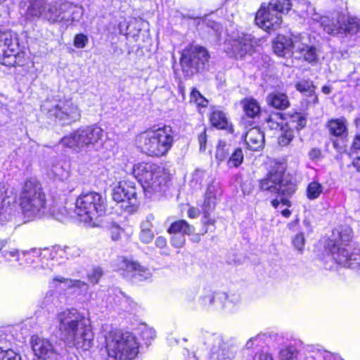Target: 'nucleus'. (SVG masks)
Masks as SVG:
<instances>
[{
    "label": "nucleus",
    "mask_w": 360,
    "mask_h": 360,
    "mask_svg": "<svg viewBox=\"0 0 360 360\" xmlns=\"http://www.w3.org/2000/svg\"><path fill=\"white\" fill-rule=\"evenodd\" d=\"M307 39L302 37L297 36L294 37V50L300 53L305 60L311 63L317 59L316 50L313 46H309L307 44Z\"/></svg>",
    "instance_id": "nucleus-22"
},
{
    "label": "nucleus",
    "mask_w": 360,
    "mask_h": 360,
    "mask_svg": "<svg viewBox=\"0 0 360 360\" xmlns=\"http://www.w3.org/2000/svg\"><path fill=\"white\" fill-rule=\"evenodd\" d=\"M283 122L282 115L280 113L271 115L267 120L269 127L274 129H282Z\"/></svg>",
    "instance_id": "nucleus-42"
},
{
    "label": "nucleus",
    "mask_w": 360,
    "mask_h": 360,
    "mask_svg": "<svg viewBox=\"0 0 360 360\" xmlns=\"http://www.w3.org/2000/svg\"><path fill=\"white\" fill-rule=\"evenodd\" d=\"M294 137L292 129L282 130L281 134L278 138V143L282 146L288 145Z\"/></svg>",
    "instance_id": "nucleus-46"
},
{
    "label": "nucleus",
    "mask_w": 360,
    "mask_h": 360,
    "mask_svg": "<svg viewBox=\"0 0 360 360\" xmlns=\"http://www.w3.org/2000/svg\"><path fill=\"white\" fill-rule=\"evenodd\" d=\"M32 252L39 254V257H41V260L46 259H55L58 257H64L67 259H72L77 257L80 255V250L75 247H54L52 249H43L41 250H32ZM27 252H24L23 254H27ZM31 253V252H30Z\"/></svg>",
    "instance_id": "nucleus-19"
},
{
    "label": "nucleus",
    "mask_w": 360,
    "mask_h": 360,
    "mask_svg": "<svg viewBox=\"0 0 360 360\" xmlns=\"http://www.w3.org/2000/svg\"><path fill=\"white\" fill-rule=\"evenodd\" d=\"M190 101L194 102L198 106L201 107H206L208 103L207 100L196 89H193L191 91Z\"/></svg>",
    "instance_id": "nucleus-41"
},
{
    "label": "nucleus",
    "mask_w": 360,
    "mask_h": 360,
    "mask_svg": "<svg viewBox=\"0 0 360 360\" xmlns=\"http://www.w3.org/2000/svg\"><path fill=\"white\" fill-rule=\"evenodd\" d=\"M112 195L115 201L126 204L122 206L127 212H132L136 209V188L132 182H120L113 188Z\"/></svg>",
    "instance_id": "nucleus-15"
},
{
    "label": "nucleus",
    "mask_w": 360,
    "mask_h": 360,
    "mask_svg": "<svg viewBox=\"0 0 360 360\" xmlns=\"http://www.w3.org/2000/svg\"><path fill=\"white\" fill-rule=\"evenodd\" d=\"M309 158L311 160H316V159H319L321 157V152L319 149L314 148V149L310 150V152L309 153Z\"/></svg>",
    "instance_id": "nucleus-60"
},
{
    "label": "nucleus",
    "mask_w": 360,
    "mask_h": 360,
    "mask_svg": "<svg viewBox=\"0 0 360 360\" xmlns=\"http://www.w3.org/2000/svg\"><path fill=\"white\" fill-rule=\"evenodd\" d=\"M243 161V153L240 148H237L229 158L227 164L229 167H237Z\"/></svg>",
    "instance_id": "nucleus-40"
},
{
    "label": "nucleus",
    "mask_w": 360,
    "mask_h": 360,
    "mask_svg": "<svg viewBox=\"0 0 360 360\" xmlns=\"http://www.w3.org/2000/svg\"><path fill=\"white\" fill-rule=\"evenodd\" d=\"M65 9V15L68 16V18L65 19V23L66 24L79 21L83 14L82 7L73 5L69 2H65L63 10Z\"/></svg>",
    "instance_id": "nucleus-29"
},
{
    "label": "nucleus",
    "mask_w": 360,
    "mask_h": 360,
    "mask_svg": "<svg viewBox=\"0 0 360 360\" xmlns=\"http://www.w3.org/2000/svg\"><path fill=\"white\" fill-rule=\"evenodd\" d=\"M209 58V53L204 47L191 45L182 51L180 64L183 70L193 74L203 70Z\"/></svg>",
    "instance_id": "nucleus-13"
},
{
    "label": "nucleus",
    "mask_w": 360,
    "mask_h": 360,
    "mask_svg": "<svg viewBox=\"0 0 360 360\" xmlns=\"http://www.w3.org/2000/svg\"><path fill=\"white\" fill-rule=\"evenodd\" d=\"M210 121L211 124L217 129H229V120L221 110H214L210 116Z\"/></svg>",
    "instance_id": "nucleus-30"
},
{
    "label": "nucleus",
    "mask_w": 360,
    "mask_h": 360,
    "mask_svg": "<svg viewBox=\"0 0 360 360\" xmlns=\"http://www.w3.org/2000/svg\"><path fill=\"white\" fill-rule=\"evenodd\" d=\"M89 41L88 37L84 34H78L75 37L74 45L76 48L82 49L86 46Z\"/></svg>",
    "instance_id": "nucleus-51"
},
{
    "label": "nucleus",
    "mask_w": 360,
    "mask_h": 360,
    "mask_svg": "<svg viewBox=\"0 0 360 360\" xmlns=\"http://www.w3.org/2000/svg\"><path fill=\"white\" fill-rule=\"evenodd\" d=\"M298 351L295 347H286L279 352L280 360H297Z\"/></svg>",
    "instance_id": "nucleus-38"
},
{
    "label": "nucleus",
    "mask_w": 360,
    "mask_h": 360,
    "mask_svg": "<svg viewBox=\"0 0 360 360\" xmlns=\"http://www.w3.org/2000/svg\"><path fill=\"white\" fill-rule=\"evenodd\" d=\"M290 0H271L266 6L262 4L256 13L255 22L264 30L270 32L278 29L282 22L281 13L291 9Z\"/></svg>",
    "instance_id": "nucleus-8"
},
{
    "label": "nucleus",
    "mask_w": 360,
    "mask_h": 360,
    "mask_svg": "<svg viewBox=\"0 0 360 360\" xmlns=\"http://www.w3.org/2000/svg\"><path fill=\"white\" fill-rule=\"evenodd\" d=\"M264 335L259 334L256 335L255 337H252L250 339L248 340V341L246 343V347L248 349L252 348L255 343H257V345H259L262 341V337Z\"/></svg>",
    "instance_id": "nucleus-56"
},
{
    "label": "nucleus",
    "mask_w": 360,
    "mask_h": 360,
    "mask_svg": "<svg viewBox=\"0 0 360 360\" xmlns=\"http://www.w3.org/2000/svg\"><path fill=\"white\" fill-rule=\"evenodd\" d=\"M226 298L227 295L226 293H214L211 290H206L200 300L202 306L210 307L214 305L217 300H226Z\"/></svg>",
    "instance_id": "nucleus-32"
},
{
    "label": "nucleus",
    "mask_w": 360,
    "mask_h": 360,
    "mask_svg": "<svg viewBox=\"0 0 360 360\" xmlns=\"http://www.w3.org/2000/svg\"><path fill=\"white\" fill-rule=\"evenodd\" d=\"M154 236L155 234L153 230L141 229L139 238L141 242L147 244L150 243L153 240Z\"/></svg>",
    "instance_id": "nucleus-52"
},
{
    "label": "nucleus",
    "mask_w": 360,
    "mask_h": 360,
    "mask_svg": "<svg viewBox=\"0 0 360 360\" xmlns=\"http://www.w3.org/2000/svg\"><path fill=\"white\" fill-rule=\"evenodd\" d=\"M10 193L8 186L4 182H0V215L10 203Z\"/></svg>",
    "instance_id": "nucleus-35"
},
{
    "label": "nucleus",
    "mask_w": 360,
    "mask_h": 360,
    "mask_svg": "<svg viewBox=\"0 0 360 360\" xmlns=\"http://www.w3.org/2000/svg\"><path fill=\"white\" fill-rule=\"evenodd\" d=\"M231 52L236 56L242 57L251 51L253 47V41L251 35L242 34L231 40Z\"/></svg>",
    "instance_id": "nucleus-21"
},
{
    "label": "nucleus",
    "mask_w": 360,
    "mask_h": 360,
    "mask_svg": "<svg viewBox=\"0 0 360 360\" xmlns=\"http://www.w3.org/2000/svg\"><path fill=\"white\" fill-rule=\"evenodd\" d=\"M296 89L297 91L306 96H313L315 91V86L313 82L309 80H303L296 84Z\"/></svg>",
    "instance_id": "nucleus-37"
},
{
    "label": "nucleus",
    "mask_w": 360,
    "mask_h": 360,
    "mask_svg": "<svg viewBox=\"0 0 360 360\" xmlns=\"http://www.w3.org/2000/svg\"><path fill=\"white\" fill-rule=\"evenodd\" d=\"M27 18H39L42 14V7L45 0H28Z\"/></svg>",
    "instance_id": "nucleus-34"
},
{
    "label": "nucleus",
    "mask_w": 360,
    "mask_h": 360,
    "mask_svg": "<svg viewBox=\"0 0 360 360\" xmlns=\"http://www.w3.org/2000/svg\"><path fill=\"white\" fill-rule=\"evenodd\" d=\"M322 191V185L317 181H312L307 186V196L309 200H314L319 197Z\"/></svg>",
    "instance_id": "nucleus-36"
},
{
    "label": "nucleus",
    "mask_w": 360,
    "mask_h": 360,
    "mask_svg": "<svg viewBox=\"0 0 360 360\" xmlns=\"http://www.w3.org/2000/svg\"><path fill=\"white\" fill-rule=\"evenodd\" d=\"M217 199V198H212L211 196L205 195L202 210L204 214V217L205 219H208L210 212L214 210Z\"/></svg>",
    "instance_id": "nucleus-39"
},
{
    "label": "nucleus",
    "mask_w": 360,
    "mask_h": 360,
    "mask_svg": "<svg viewBox=\"0 0 360 360\" xmlns=\"http://www.w3.org/2000/svg\"><path fill=\"white\" fill-rule=\"evenodd\" d=\"M141 337L146 342H149L155 338V330L146 325H144L141 328Z\"/></svg>",
    "instance_id": "nucleus-45"
},
{
    "label": "nucleus",
    "mask_w": 360,
    "mask_h": 360,
    "mask_svg": "<svg viewBox=\"0 0 360 360\" xmlns=\"http://www.w3.org/2000/svg\"><path fill=\"white\" fill-rule=\"evenodd\" d=\"M105 348L108 356L115 360H134L139 354V343L129 332L112 330L105 335Z\"/></svg>",
    "instance_id": "nucleus-5"
},
{
    "label": "nucleus",
    "mask_w": 360,
    "mask_h": 360,
    "mask_svg": "<svg viewBox=\"0 0 360 360\" xmlns=\"http://www.w3.org/2000/svg\"><path fill=\"white\" fill-rule=\"evenodd\" d=\"M133 174L146 193L161 192L168 181L164 169L151 162H139L134 165Z\"/></svg>",
    "instance_id": "nucleus-7"
},
{
    "label": "nucleus",
    "mask_w": 360,
    "mask_h": 360,
    "mask_svg": "<svg viewBox=\"0 0 360 360\" xmlns=\"http://www.w3.org/2000/svg\"><path fill=\"white\" fill-rule=\"evenodd\" d=\"M120 274L126 280L132 283H138L150 278L151 271L139 262L122 258L119 267Z\"/></svg>",
    "instance_id": "nucleus-16"
},
{
    "label": "nucleus",
    "mask_w": 360,
    "mask_h": 360,
    "mask_svg": "<svg viewBox=\"0 0 360 360\" xmlns=\"http://www.w3.org/2000/svg\"><path fill=\"white\" fill-rule=\"evenodd\" d=\"M136 142L143 152L150 156L166 155L174 142V133L169 126L150 129L141 133Z\"/></svg>",
    "instance_id": "nucleus-2"
},
{
    "label": "nucleus",
    "mask_w": 360,
    "mask_h": 360,
    "mask_svg": "<svg viewBox=\"0 0 360 360\" xmlns=\"http://www.w3.org/2000/svg\"><path fill=\"white\" fill-rule=\"evenodd\" d=\"M291 48L294 49V38L291 39L285 36H278L273 45L275 53L279 56H284Z\"/></svg>",
    "instance_id": "nucleus-26"
},
{
    "label": "nucleus",
    "mask_w": 360,
    "mask_h": 360,
    "mask_svg": "<svg viewBox=\"0 0 360 360\" xmlns=\"http://www.w3.org/2000/svg\"><path fill=\"white\" fill-rule=\"evenodd\" d=\"M292 244L297 251L302 252L305 244L304 233L303 231H300L295 236L292 238Z\"/></svg>",
    "instance_id": "nucleus-47"
},
{
    "label": "nucleus",
    "mask_w": 360,
    "mask_h": 360,
    "mask_svg": "<svg viewBox=\"0 0 360 360\" xmlns=\"http://www.w3.org/2000/svg\"><path fill=\"white\" fill-rule=\"evenodd\" d=\"M20 205L24 216L28 219L40 217L45 213L46 195L35 178L25 181L20 195Z\"/></svg>",
    "instance_id": "nucleus-6"
},
{
    "label": "nucleus",
    "mask_w": 360,
    "mask_h": 360,
    "mask_svg": "<svg viewBox=\"0 0 360 360\" xmlns=\"http://www.w3.org/2000/svg\"><path fill=\"white\" fill-rule=\"evenodd\" d=\"M106 210V201L96 192L82 193L75 202V212L84 222H91L103 216Z\"/></svg>",
    "instance_id": "nucleus-10"
},
{
    "label": "nucleus",
    "mask_w": 360,
    "mask_h": 360,
    "mask_svg": "<svg viewBox=\"0 0 360 360\" xmlns=\"http://www.w3.org/2000/svg\"><path fill=\"white\" fill-rule=\"evenodd\" d=\"M283 171L272 169L267 175L259 182L261 191L271 193L290 196L295 191L293 184H284L283 180Z\"/></svg>",
    "instance_id": "nucleus-14"
},
{
    "label": "nucleus",
    "mask_w": 360,
    "mask_h": 360,
    "mask_svg": "<svg viewBox=\"0 0 360 360\" xmlns=\"http://www.w3.org/2000/svg\"><path fill=\"white\" fill-rule=\"evenodd\" d=\"M266 101L270 105L280 110L285 109L289 105L288 96L283 93L275 92L270 94L267 96Z\"/></svg>",
    "instance_id": "nucleus-27"
},
{
    "label": "nucleus",
    "mask_w": 360,
    "mask_h": 360,
    "mask_svg": "<svg viewBox=\"0 0 360 360\" xmlns=\"http://www.w3.org/2000/svg\"><path fill=\"white\" fill-rule=\"evenodd\" d=\"M30 344L37 360H60L61 355L47 339L33 335Z\"/></svg>",
    "instance_id": "nucleus-17"
},
{
    "label": "nucleus",
    "mask_w": 360,
    "mask_h": 360,
    "mask_svg": "<svg viewBox=\"0 0 360 360\" xmlns=\"http://www.w3.org/2000/svg\"><path fill=\"white\" fill-rule=\"evenodd\" d=\"M154 219L153 214H149L146 217V219L141 224V229L143 230H152L153 225L152 221Z\"/></svg>",
    "instance_id": "nucleus-55"
},
{
    "label": "nucleus",
    "mask_w": 360,
    "mask_h": 360,
    "mask_svg": "<svg viewBox=\"0 0 360 360\" xmlns=\"http://www.w3.org/2000/svg\"><path fill=\"white\" fill-rule=\"evenodd\" d=\"M352 229L349 227H340L333 231L332 239L328 243L330 249V258L337 264L350 268L360 274V250H354L349 252L345 248H341L340 243H345L352 238Z\"/></svg>",
    "instance_id": "nucleus-3"
},
{
    "label": "nucleus",
    "mask_w": 360,
    "mask_h": 360,
    "mask_svg": "<svg viewBox=\"0 0 360 360\" xmlns=\"http://www.w3.org/2000/svg\"><path fill=\"white\" fill-rule=\"evenodd\" d=\"M252 360H274L271 355L268 353H257Z\"/></svg>",
    "instance_id": "nucleus-58"
},
{
    "label": "nucleus",
    "mask_w": 360,
    "mask_h": 360,
    "mask_svg": "<svg viewBox=\"0 0 360 360\" xmlns=\"http://www.w3.org/2000/svg\"><path fill=\"white\" fill-rule=\"evenodd\" d=\"M327 127L334 136L343 137L347 134V122L345 118L332 119L328 121Z\"/></svg>",
    "instance_id": "nucleus-25"
},
{
    "label": "nucleus",
    "mask_w": 360,
    "mask_h": 360,
    "mask_svg": "<svg viewBox=\"0 0 360 360\" xmlns=\"http://www.w3.org/2000/svg\"><path fill=\"white\" fill-rule=\"evenodd\" d=\"M103 130L93 124L80 127L60 140V143L77 152L89 149L98 143L103 136Z\"/></svg>",
    "instance_id": "nucleus-9"
},
{
    "label": "nucleus",
    "mask_w": 360,
    "mask_h": 360,
    "mask_svg": "<svg viewBox=\"0 0 360 360\" xmlns=\"http://www.w3.org/2000/svg\"><path fill=\"white\" fill-rule=\"evenodd\" d=\"M0 360H21V358L12 349L4 350L0 348Z\"/></svg>",
    "instance_id": "nucleus-50"
},
{
    "label": "nucleus",
    "mask_w": 360,
    "mask_h": 360,
    "mask_svg": "<svg viewBox=\"0 0 360 360\" xmlns=\"http://www.w3.org/2000/svg\"><path fill=\"white\" fill-rule=\"evenodd\" d=\"M205 343L210 347V360H227L233 356V352L220 335L207 334Z\"/></svg>",
    "instance_id": "nucleus-18"
},
{
    "label": "nucleus",
    "mask_w": 360,
    "mask_h": 360,
    "mask_svg": "<svg viewBox=\"0 0 360 360\" xmlns=\"http://www.w3.org/2000/svg\"><path fill=\"white\" fill-rule=\"evenodd\" d=\"M194 231V227L184 219L173 222L168 229L169 233H181L188 236L191 235Z\"/></svg>",
    "instance_id": "nucleus-28"
},
{
    "label": "nucleus",
    "mask_w": 360,
    "mask_h": 360,
    "mask_svg": "<svg viewBox=\"0 0 360 360\" xmlns=\"http://www.w3.org/2000/svg\"><path fill=\"white\" fill-rule=\"evenodd\" d=\"M221 190L219 184L214 181H212V182L208 184L205 195L217 198L221 195Z\"/></svg>",
    "instance_id": "nucleus-43"
},
{
    "label": "nucleus",
    "mask_w": 360,
    "mask_h": 360,
    "mask_svg": "<svg viewBox=\"0 0 360 360\" xmlns=\"http://www.w3.org/2000/svg\"><path fill=\"white\" fill-rule=\"evenodd\" d=\"M103 269L101 267L97 266V267L94 268L91 271H89L87 276H88L89 281L91 283L96 284V283H98L100 278L103 276Z\"/></svg>",
    "instance_id": "nucleus-48"
},
{
    "label": "nucleus",
    "mask_w": 360,
    "mask_h": 360,
    "mask_svg": "<svg viewBox=\"0 0 360 360\" xmlns=\"http://www.w3.org/2000/svg\"><path fill=\"white\" fill-rule=\"evenodd\" d=\"M41 110L49 122L70 124L81 117L77 103L70 97L47 99L41 105Z\"/></svg>",
    "instance_id": "nucleus-4"
},
{
    "label": "nucleus",
    "mask_w": 360,
    "mask_h": 360,
    "mask_svg": "<svg viewBox=\"0 0 360 360\" xmlns=\"http://www.w3.org/2000/svg\"><path fill=\"white\" fill-rule=\"evenodd\" d=\"M301 231L310 233L311 231V226L308 219H304L302 224Z\"/></svg>",
    "instance_id": "nucleus-59"
},
{
    "label": "nucleus",
    "mask_w": 360,
    "mask_h": 360,
    "mask_svg": "<svg viewBox=\"0 0 360 360\" xmlns=\"http://www.w3.org/2000/svg\"><path fill=\"white\" fill-rule=\"evenodd\" d=\"M292 123L295 124L294 127L297 129H301L306 125V118L305 117L301 115L300 114H296L292 117Z\"/></svg>",
    "instance_id": "nucleus-53"
},
{
    "label": "nucleus",
    "mask_w": 360,
    "mask_h": 360,
    "mask_svg": "<svg viewBox=\"0 0 360 360\" xmlns=\"http://www.w3.org/2000/svg\"><path fill=\"white\" fill-rule=\"evenodd\" d=\"M229 148L224 141H219L216 150V158L219 161L224 160L229 155Z\"/></svg>",
    "instance_id": "nucleus-44"
},
{
    "label": "nucleus",
    "mask_w": 360,
    "mask_h": 360,
    "mask_svg": "<svg viewBox=\"0 0 360 360\" xmlns=\"http://www.w3.org/2000/svg\"><path fill=\"white\" fill-rule=\"evenodd\" d=\"M200 211L198 208L195 207H191L188 211V216L190 218H196L199 216Z\"/></svg>",
    "instance_id": "nucleus-62"
},
{
    "label": "nucleus",
    "mask_w": 360,
    "mask_h": 360,
    "mask_svg": "<svg viewBox=\"0 0 360 360\" xmlns=\"http://www.w3.org/2000/svg\"><path fill=\"white\" fill-rule=\"evenodd\" d=\"M51 214L53 217L60 221H63L68 216V211L65 207H58L57 208L53 207L51 211Z\"/></svg>",
    "instance_id": "nucleus-49"
},
{
    "label": "nucleus",
    "mask_w": 360,
    "mask_h": 360,
    "mask_svg": "<svg viewBox=\"0 0 360 360\" xmlns=\"http://www.w3.org/2000/svg\"><path fill=\"white\" fill-rule=\"evenodd\" d=\"M32 250H38L37 249H32L30 250H22L19 251L17 249L12 248L8 250H4L1 252V257L4 258V261L6 262H11L12 261V259H14L15 261L19 262L20 255H23L26 259H31L32 257H37V260L39 262H42L41 257H39V254L36 253H27V254H23L24 252H30ZM39 250H41L40 249Z\"/></svg>",
    "instance_id": "nucleus-24"
},
{
    "label": "nucleus",
    "mask_w": 360,
    "mask_h": 360,
    "mask_svg": "<svg viewBox=\"0 0 360 360\" xmlns=\"http://www.w3.org/2000/svg\"><path fill=\"white\" fill-rule=\"evenodd\" d=\"M241 104L245 115L250 117L255 118L260 113L261 108L258 102L253 98H245Z\"/></svg>",
    "instance_id": "nucleus-33"
},
{
    "label": "nucleus",
    "mask_w": 360,
    "mask_h": 360,
    "mask_svg": "<svg viewBox=\"0 0 360 360\" xmlns=\"http://www.w3.org/2000/svg\"><path fill=\"white\" fill-rule=\"evenodd\" d=\"M65 2L53 1L42 7L41 15L50 23L65 22V10H63Z\"/></svg>",
    "instance_id": "nucleus-20"
},
{
    "label": "nucleus",
    "mask_w": 360,
    "mask_h": 360,
    "mask_svg": "<svg viewBox=\"0 0 360 360\" xmlns=\"http://www.w3.org/2000/svg\"><path fill=\"white\" fill-rule=\"evenodd\" d=\"M319 21L324 31L334 36L344 37L360 30V20L344 14H337L331 18L322 16Z\"/></svg>",
    "instance_id": "nucleus-11"
},
{
    "label": "nucleus",
    "mask_w": 360,
    "mask_h": 360,
    "mask_svg": "<svg viewBox=\"0 0 360 360\" xmlns=\"http://www.w3.org/2000/svg\"><path fill=\"white\" fill-rule=\"evenodd\" d=\"M198 141H199V144H200V150H205L206 148V143H207V135H206V129H205L198 136Z\"/></svg>",
    "instance_id": "nucleus-57"
},
{
    "label": "nucleus",
    "mask_w": 360,
    "mask_h": 360,
    "mask_svg": "<svg viewBox=\"0 0 360 360\" xmlns=\"http://www.w3.org/2000/svg\"><path fill=\"white\" fill-rule=\"evenodd\" d=\"M352 148L355 150H360V134L355 136L352 143Z\"/></svg>",
    "instance_id": "nucleus-63"
},
{
    "label": "nucleus",
    "mask_w": 360,
    "mask_h": 360,
    "mask_svg": "<svg viewBox=\"0 0 360 360\" xmlns=\"http://www.w3.org/2000/svg\"><path fill=\"white\" fill-rule=\"evenodd\" d=\"M171 243L172 245L176 248H181L184 246L186 242L185 235L174 233Z\"/></svg>",
    "instance_id": "nucleus-54"
},
{
    "label": "nucleus",
    "mask_w": 360,
    "mask_h": 360,
    "mask_svg": "<svg viewBox=\"0 0 360 360\" xmlns=\"http://www.w3.org/2000/svg\"><path fill=\"white\" fill-rule=\"evenodd\" d=\"M61 340L69 347L89 350L93 345L94 334L89 320L75 308L58 312L55 319Z\"/></svg>",
    "instance_id": "nucleus-1"
},
{
    "label": "nucleus",
    "mask_w": 360,
    "mask_h": 360,
    "mask_svg": "<svg viewBox=\"0 0 360 360\" xmlns=\"http://www.w3.org/2000/svg\"><path fill=\"white\" fill-rule=\"evenodd\" d=\"M155 245L160 248H163L166 247L167 240H166L165 238H164L162 236L158 237L155 240Z\"/></svg>",
    "instance_id": "nucleus-61"
},
{
    "label": "nucleus",
    "mask_w": 360,
    "mask_h": 360,
    "mask_svg": "<svg viewBox=\"0 0 360 360\" xmlns=\"http://www.w3.org/2000/svg\"><path fill=\"white\" fill-rule=\"evenodd\" d=\"M24 62L25 53L19 50L16 34L10 30L0 31V63L13 67L22 65Z\"/></svg>",
    "instance_id": "nucleus-12"
},
{
    "label": "nucleus",
    "mask_w": 360,
    "mask_h": 360,
    "mask_svg": "<svg viewBox=\"0 0 360 360\" xmlns=\"http://www.w3.org/2000/svg\"><path fill=\"white\" fill-rule=\"evenodd\" d=\"M58 284H64V286L68 288L73 287L82 288L83 287L86 286V283L84 281L80 280H72L60 276H55L51 282V285L53 288H58L59 285Z\"/></svg>",
    "instance_id": "nucleus-31"
},
{
    "label": "nucleus",
    "mask_w": 360,
    "mask_h": 360,
    "mask_svg": "<svg viewBox=\"0 0 360 360\" xmlns=\"http://www.w3.org/2000/svg\"><path fill=\"white\" fill-rule=\"evenodd\" d=\"M245 141L249 149L259 150L264 146V136L260 129L253 127L247 131Z\"/></svg>",
    "instance_id": "nucleus-23"
},
{
    "label": "nucleus",
    "mask_w": 360,
    "mask_h": 360,
    "mask_svg": "<svg viewBox=\"0 0 360 360\" xmlns=\"http://www.w3.org/2000/svg\"><path fill=\"white\" fill-rule=\"evenodd\" d=\"M353 165L354 167H356L358 172H360V157L356 158L355 160H354Z\"/></svg>",
    "instance_id": "nucleus-64"
}]
</instances>
